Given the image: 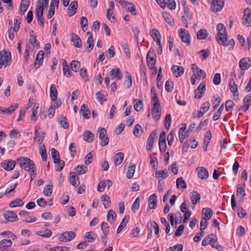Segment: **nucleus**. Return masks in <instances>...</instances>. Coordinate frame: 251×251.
<instances>
[{"instance_id": "c756f323", "label": "nucleus", "mask_w": 251, "mask_h": 251, "mask_svg": "<svg viewBox=\"0 0 251 251\" xmlns=\"http://www.w3.org/2000/svg\"><path fill=\"white\" fill-rule=\"evenodd\" d=\"M50 95L51 100L54 101L57 100V91L54 84H51L50 89Z\"/></svg>"}, {"instance_id": "b1692460", "label": "nucleus", "mask_w": 251, "mask_h": 251, "mask_svg": "<svg viewBox=\"0 0 251 251\" xmlns=\"http://www.w3.org/2000/svg\"><path fill=\"white\" fill-rule=\"evenodd\" d=\"M4 218L8 221L15 222L18 220V217L15 213L11 211H7L4 214Z\"/></svg>"}, {"instance_id": "412c9836", "label": "nucleus", "mask_w": 251, "mask_h": 251, "mask_svg": "<svg viewBox=\"0 0 251 251\" xmlns=\"http://www.w3.org/2000/svg\"><path fill=\"white\" fill-rule=\"evenodd\" d=\"M201 198V195L198 192L194 191L192 192H191L190 198L192 203L194 205L193 208H194L195 205L197 203L200 202Z\"/></svg>"}, {"instance_id": "cd10ccee", "label": "nucleus", "mask_w": 251, "mask_h": 251, "mask_svg": "<svg viewBox=\"0 0 251 251\" xmlns=\"http://www.w3.org/2000/svg\"><path fill=\"white\" fill-rule=\"evenodd\" d=\"M151 93L152 94L151 103L153 104V107L160 106L159 102V100L157 97V95L155 93V89L154 88H152L151 89Z\"/></svg>"}, {"instance_id": "ddd939ff", "label": "nucleus", "mask_w": 251, "mask_h": 251, "mask_svg": "<svg viewBox=\"0 0 251 251\" xmlns=\"http://www.w3.org/2000/svg\"><path fill=\"white\" fill-rule=\"evenodd\" d=\"M179 36L183 42L189 45L190 43V37L189 32L185 29H180L178 30Z\"/></svg>"}, {"instance_id": "72a5a7b5", "label": "nucleus", "mask_w": 251, "mask_h": 251, "mask_svg": "<svg viewBox=\"0 0 251 251\" xmlns=\"http://www.w3.org/2000/svg\"><path fill=\"white\" fill-rule=\"evenodd\" d=\"M29 0H22L21 2L19 10L22 14H24L29 5Z\"/></svg>"}, {"instance_id": "052dcab7", "label": "nucleus", "mask_w": 251, "mask_h": 251, "mask_svg": "<svg viewBox=\"0 0 251 251\" xmlns=\"http://www.w3.org/2000/svg\"><path fill=\"white\" fill-rule=\"evenodd\" d=\"M44 58V52L42 50H40L36 55L35 65L38 64L39 65L42 62V60Z\"/></svg>"}, {"instance_id": "9d476101", "label": "nucleus", "mask_w": 251, "mask_h": 251, "mask_svg": "<svg viewBox=\"0 0 251 251\" xmlns=\"http://www.w3.org/2000/svg\"><path fill=\"white\" fill-rule=\"evenodd\" d=\"M59 3V0H51L50 5L49 6L47 17L48 19L51 18L54 14L55 8H58Z\"/></svg>"}, {"instance_id": "6e6d98bb", "label": "nucleus", "mask_w": 251, "mask_h": 251, "mask_svg": "<svg viewBox=\"0 0 251 251\" xmlns=\"http://www.w3.org/2000/svg\"><path fill=\"white\" fill-rule=\"evenodd\" d=\"M200 57L202 60H205L210 54V51L209 50H202L198 52Z\"/></svg>"}, {"instance_id": "ea45409f", "label": "nucleus", "mask_w": 251, "mask_h": 251, "mask_svg": "<svg viewBox=\"0 0 251 251\" xmlns=\"http://www.w3.org/2000/svg\"><path fill=\"white\" fill-rule=\"evenodd\" d=\"M129 219V217L128 216H126L124 218L122 222L121 223L117 229V233H119L121 231V230L126 226L127 223L128 222Z\"/></svg>"}, {"instance_id": "1a4fd4ad", "label": "nucleus", "mask_w": 251, "mask_h": 251, "mask_svg": "<svg viewBox=\"0 0 251 251\" xmlns=\"http://www.w3.org/2000/svg\"><path fill=\"white\" fill-rule=\"evenodd\" d=\"M150 34L153 40L159 46L161 51L162 50V46L161 43V35L158 30L156 29H151L150 31Z\"/></svg>"}, {"instance_id": "4c0bfd02", "label": "nucleus", "mask_w": 251, "mask_h": 251, "mask_svg": "<svg viewBox=\"0 0 251 251\" xmlns=\"http://www.w3.org/2000/svg\"><path fill=\"white\" fill-rule=\"evenodd\" d=\"M45 133L39 127L36 128L35 130V140L37 141H43L44 139Z\"/></svg>"}, {"instance_id": "603ef678", "label": "nucleus", "mask_w": 251, "mask_h": 251, "mask_svg": "<svg viewBox=\"0 0 251 251\" xmlns=\"http://www.w3.org/2000/svg\"><path fill=\"white\" fill-rule=\"evenodd\" d=\"M53 185L51 183L48 184L44 189L43 193L47 196L51 195L52 192Z\"/></svg>"}, {"instance_id": "7c9ffc66", "label": "nucleus", "mask_w": 251, "mask_h": 251, "mask_svg": "<svg viewBox=\"0 0 251 251\" xmlns=\"http://www.w3.org/2000/svg\"><path fill=\"white\" fill-rule=\"evenodd\" d=\"M172 70L176 77L181 76L184 73V69L182 67L174 65L172 67Z\"/></svg>"}, {"instance_id": "423d86ee", "label": "nucleus", "mask_w": 251, "mask_h": 251, "mask_svg": "<svg viewBox=\"0 0 251 251\" xmlns=\"http://www.w3.org/2000/svg\"><path fill=\"white\" fill-rule=\"evenodd\" d=\"M211 4L210 9L213 12L220 11L223 7L224 3L223 0H207Z\"/></svg>"}, {"instance_id": "a18cd8bd", "label": "nucleus", "mask_w": 251, "mask_h": 251, "mask_svg": "<svg viewBox=\"0 0 251 251\" xmlns=\"http://www.w3.org/2000/svg\"><path fill=\"white\" fill-rule=\"evenodd\" d=\"M12 242L9 239H3L0 241V247L8 250V248L11 246Z\"/></svg>"}, {"instance_id": "9b49d317", "label": "nucleus", "mask_w": 251, "mask_h": 251, "mask_svg": "<svg viewBox=\"0 0 251 251\" xmlns=\"http://www.w3.org/2000/svg\"><path fill=\"white\" fill-rule=\"evenodd\" d=\"M191 69L193 73V74L197 77V78H204L206 77V73L200 69L197 65L193 64L191 65Z\"/></svg>"}, {"instance_id": "4d7b16f0", "label": "nucleus", "mask_w": 251, "mask_h": 251, "mask_svg": "<svg viewBox=\"0 0 251 251\" xmlns=\"http://www.w3.org/2000/svg\"><path fill=\"white\" fill-rule=\"evenodd\" d=\"M143 106V102L141 100H135L134 101V107L137 111H140L142 110Z\"/></svg>"}, {"instance_id": "bf43d9fd", "label": "nucleus", "mask_w": 251, "mask_h": 251, "mask_svg": "<svg viewBox=\"0 0 251 251\" xmlns=\"http://www.w3.org/2000/svg\"><path fill=\"white\" fill-rule=\"evenodd\" d=\"M165 7L167 6L169 9L173 10L176 8V2L174 0H165Z\"/></svg>"}, {"instance_id": "f8f14e48", "label": "nucleus", "mask_w": 251, "mask_h": 251, "mask_svg": "<svg viewBox=\"0 0 251 251\" xmlns=\"http://www.w3.org/2000/svg\"><path fill=\"white\" fill-rule=\"evenodd\" d=\"M242 22L247 26H251V9L250 8L245 9Z\"/></svg>"}, {"instance_id": "8fccbe9b", "label": "nucleus", "mask_w": 251, "mask_h": 251, "mask_svg": "<svg viewBox=\"0 0 251 251\" xmlns=\"http://www.w3.org/2000/svg\"><path fill=\"white\" fill-rule=\"evenodd\" d=\"M229 87L230 91L234 94V95H236L237 93V86L235 84V81L233 79H231L229 82Z\"/></svg>"}, {"instance_id": "13d9d810", "label": "nucleus", "mask_w": 251, "mask_h": 251, "mask_svg": "<svg viewBox=\"0 0 251 251\" xmlns=\"http://www.w3.org/2000/svg\"><path fill=\"white\" fill-rule=\"evenodd\" d=\"M224 104H221V105L219 108L218 111L216 113H215L213 116V120L214 121L217 120L221 116L222 111L224 110Z\"/></svg>"}, {"instance_id": "4be33fe9", "label": "nucleus", "mask_w": 251, "mask_h": 251, "mask_svg": "<svg viewBox=\"0 0 251 251\" xmlns=\"http://www.w3.org/2000/svg\"><path fill=\"white\" fill-rule=\"evenodd\" d=\"M43 2L42 0H39L36 9L37 18H42L44 11Z\"/></svg>"}, {"instance_id": "2f4dec72", "label": "nucleus", "mask_w": 251, "mask_h": 251, "mask_svg": "<svg viewBox=\"0 0 251 251\" xmlns=\"http://www.w3.org/2000/svg\"><path fill=\"white\" fill-rule=\"evenodd\" d=\"M98 136L100 140L106 141L108 140V137L106 135L107 131L104 128H99L98 130Z\"/></svg>"}, {"instance_id": "6ab92c4d", "label": "nucleus", "mask_w": 251, "mask_h": 251, "mask_svg": "<svg viewBox=\"0 0 251 251\" xmlns=\"http://www.w3.org/2000/svg\"><path fill=\"white\" fill-rule=\"evenodd\" d=\"M157 199L156 194H153L150 196L148 200L149 207L148 210L149 209H154L157 206Z\"/></svg>"}, {"instance_id": "e2e57ef3", "label": "nucleus", "mask_w": 251, "mask_h": 251, "mask_svg": "<svg viewBox=\"0 0 251 251\" xmlns=\"http://www.w3.org/2000/svg\"><path fill=\"white\" fill-rule=\"evenodd\" d=\"M70 66L73 71L76 72L80 67V63L78 61L73 60L71 62Z\"/></svg>"}, {"instance_id": "f704fd0d", "label": "nucleus", "mask_w": 251, "mask_h": 251, "mask_svg": "<svg viewBox=\"0 0 251 251\" xmlns=\"http://www.w3.org/2000/svg\"><path fill=\"white\" fill-rule=\"evenodd\" d=\"M251 104V96L247 95L244 99V104L242 107L243 111H246L249 109L250 105Z\"/></svg>"}, {"instance_id": "79ce46f5", "label": "nucleus", "mask_w": 251, "mask_h": 251, "mask_svg": "<svg viewBox=\"0 0 251 251\" xmlns=\"http://www.w3.org/2000/svg\"><path fill=\"white\" fill-rule=\"evenodd\" d=\"M135 165L132 164V163L129 164V166L128 167V170L126 173V177L127 178H131L133 176L135 170Z\"/></svg>"}, {"instance_id": "c03bdc74", "label": "nucleus", "mask_w": 251, "mask_h": 251, "mask_svg": "<svg viewBox=\"0 0 251 251\" xmlns=\"http://www.w3.org/2000/svg\"><path fill=\"white\" fill-rule=\"evenodd\" d=\"M117 214L113 210H109L107 215V221L111 224L113 223L116 218Z\"/></svg>"}, {"instance_id": "4468645a", "label": "nucleus", "mask_w": 251, "mask_h": 251, "mask_svg": "<svg viewBox=\"0 0 251 251\" xmlns=\"http://www.w3.org/2000/svg\"><path fill=\"white\" fill-rule=\"evenodd\" d=\"M17 161L13 160H5L0 164L2 168L7 171H10L14 169Z\"/></svg>"}, {"instance_id": "6e6552de", "label": "nucleus", "mask_w": 251, "mask_h": 251, "mask_svg": "<svg viewBox=\"0 0 251 251\" xmlns=\"http://www.w3.org/2000/svg\"><path fill=\"white\" fill-rule=\"evenodd\" d=\"M147 62L148 67L152 69L154 68L156 62V55L153 50H150L147 55Z\"/></svg>"}, {"instance_id": "e433bc0d", "label": "nucleus", "mask_w": 251, "mask_h": 251, "mask_svg": "<svg viewBox=\"0 0 251 251\" xmlns=\"http://www.w3.org/2000/svg\"><path fill=\"white\" fill-rule=\"evenodd\" d=\"M124 158V153L120 152L116 153L114 156V162L116 166L120 165L123 161Z\"/></svg>"}, {"instance_id": "774afa93", "label": "nucleus", "mask_w": 251, "mask_h": 251, "mask_svg": "<svg viewBox=\"0 0 251 251\" xmlns=\"http://www.w3.org/2000/svg\"><path fill=\"white\" fill-rule=\"evenodd\" d=\"M234 102L231 100H228L226 102V111L232 110L234 106Z\"/></svg>"}, {"instance_id": "aec40b11", "label": "nucleus", "mask_w": 251, "mask_h": 251, "mask_svg": "<svg viewBox=\"0 0 251 251\" xmlns=\"http://www.w3.org/2000/svg\"><path fill=\"white\" fill-rule=\"evenodd\" d=\"M109 76L111 79L120 80L122 78V75L119 68H114L109 72Z\"/></svg>"}, {"instance_id": "de8ad7c7", "label": "nucleus", "mask_w": 251, "mask_h": 251, "mask_svg": "<svg viewBox=\"0 0 251 251\" xmlns=\"http://www.w3.org/2000/svg\"><path fill=\"white\" fill-rule=\"evenodd\" d=\"M176 187L178 189H185L187 187L186 182L182 177L177 178L176 181Z\"/></svg>"}, {"instance_id": "20e7f679", "label": "nucleus", "mask_w": 251, "mask_h": 251, "mask_svg": "<svg viewBox=\"0 0 251 251\" xmlns=\"http://www.w3.org/2000/svg\"><path fill=\"white\" fill-rule=\"evenodd\" d=\"M40 46V43L38 42L36 38V35L35 32L31 30L29 31V38L28 43V49L30 50V51L32 52L35 49L39 48Z\"/></svg>"}, {"instance_id": "473e14b6", "label": "nucleus", "mask_w": 251, "mask_h": 251, "mask_svg": "<svg viewBox=\"0 0 251 251\" xmlns=\"http://www.w3.org/2000/svg\"><path fill=\"white\" fill-rule=\"evenodd\" d=\"M152 112V115L153 119L155 121L158 120L161 114L160 106L153 107Z\"/></svg>"}, {"instance_id": "c9c22d12", "label": "nucleus", "mask_w": 251, "mask_h": 251, "mask_svg": "<svg viewBox=\"0 0 251 251\" xmlns=\"http://www.w3.org/2000/svg\"><path fill=\"white\" fill-rule=\"evenodd\" d=\"M72 40L75 47L77 48H80L82 47V44L81 40L77 35L73 34L72 37Z\"/></svg>"}, {"instance_id": "5fc2aeb1", "label": "nucleus", "mask_w": 251, "mask_h": 251, "mask_svg": "<svg viewBox=\"0 0 251 251\" xmlns=\"http://www.w3.org/2000/svg\"><path fill=\"white\" fill-rule=\"evenodd\" d=\"M79 75L83 80L86 81L89 80V76L88 75L87 70L84 68H81L79 71Z\"/></svg>"}, {"instance_id": "c85d7f7f", "label": "nucleus", "mask_w": 251, "mask_h": 251, "mask_svg": "<svg viewBox=\"0 0 251 251\" xmlns=\"http://www.w3.org/2000/svg\"><path fill=\"white\" fill-rule=\"evenodd\" d=\"M123 6L126 8L132 15H136V7L132 3L126 1Z\"/></svg>"}, {"instance_id": "39448f33", "label": "nucleus", "mask_w": 251, "mask_h": 251, "mask_svg": "<svg viewBox=\"0 0 251 251\" xmlns=\"http://www.w3.org/2000/svg\"><path fill=\"white\" fill-rule=\"evenodd\" d=\"M11 62V54L9 52L1 51L0 52V69L3 66H9Z\"/></svg>"}, {"instance_id": "37998d69", "label": "nucleus", "mask_w": 251, "mask_h": 251, "mask_svg": "<svg viewBox=\"0 0 251 251\" xmlns=\"http://www.w3.org/2000/svg\"><path fill=\"white\" fill-rule=\"evenodd\" d=\"M101 200L103 202V204L105 208H107L110 206L111 201L108 196L106 194L102 195L101 197Z\"/></svg>"}, {"instance_id": "7ed1b4c3", "label": "nucleus", "mask_w": 251, "mask_h": 251, "mask_svg": "<svg viewBox=\"0 0 251 251\" xmlns=\"http://www.w3.org/2000/svg\"><path fill=\"white\" fill-rule=\"evenodd\" d=\"M213 214V212L211 208L205 207L202 209V215H203V217L202 218L200 223V229L201 230H203L207 227L208 225L207 220L210 219Z\"/></svg>"}, {"instance_id": "a19ab883", "label": "nucleus", "mask_w": 251, "mask_h": 251, "mask_svg": "<svg viewBox=\"0 0 251 251\" xmlns=\"http://www.w3.org/2000/svg\"><path fill=\"white\" fill-rule=\"evenodd\" d=\"M39 151L43 160L46 161L47 159V154L46 152V149L45 145L43 144L42 142H40V144Z\"/></svg>"}, {"instance_id": "09e8293b", "label": "nucleus", "mask_w": 251, "mask_h": 251, "mask_svg": "<svg viewBox=\"0 0 251 251\" xmlns=\"http://www.w3.org/2000/svg\"><path fill=\"white\" fill-rule=\"evenodd\" d=\"M24 204V201L20 199H16L15 200L11 201L9 205L11 207H15L16 206H22Z\"/></svg>"}, {"instance_id": "a878e982", "label": "nucleus", "mask_w": 251, "mask_h": 251, "mask_svg": "<svg viewBox=\"0 0 251 251\" xmlns=\"http://www.w3.org/2000/svg\"><path fill=\"white\" fill-rule=\"evenodd\" d=\"M77 7V3L76 1H72L68 8V15L70 17L73 16L76 12Z\"/></svg>"}, {"instance_id": "3c124183", "label": "nucleus", "mask_w": 251, "mask_h": 251, "mask_svg": "<svg viewBox=\"0 0 251 251\" xmlns=\"http://www.w3.org/2000/svg\"><path fill=\"white\" fill-rule=\"evenodd\" d=\"M208 35L207 31L205 29H200L197 32V38L199 40L205 39Z\"/></svg>"}, {"instance_id": "864d4df0", "label": "nucleus", "mask_w": 251, "mask_h": 251, "mask_svg": "<svg viewBox=\"0 0 251 251\" xmlns=\"http://www.w3.org/2000/svg\"><path fill=\"white\" fill-rule=\"evenodd\" d=\"M21 18L19 16H16L14 20L13 30L17 32L20 28L21 25Z\"/></svg>"}, {"instance_id": "69168bd1", "label": "nucleus", "mask_w": 251, "mask_h": 251, "mask_svg": "<svg viewBox=\"0 0 251 251\" xmlns=\"http://www.w3.org/2000/svg\"><path fill=\"white\" fill-rule=\"evenodd\" d=\"M142 133V128L141 126L139 125H135L134 130H133V134L136 136H139Z\"/></svg>"}, {"instance_id": "680f3d73", "label": "nucleus", "mask_w": 251, "mask_h": 251, "mask_svg": "<svg viewBox=\"0 0 251 251\" xmlns=\"http://www.w3.org/2000/svg\"><path fill=\"white\" fill-rule=\"evenodd\" d=\"M168 172L166 170L162 171H157L155 173L156 177H162L163 179H165L168 176L167 174Z\"/></svg>"}, {"instance_id": "a211bd4d", "label": "nucleus", "mask_w": 251, "mask_h": 251, "mask_svg": "<svg viewBox=\"0 0 251 251\" xmlns=\"http://www.w3.org/2000/svg\"><path fill=\"white\" fill-rule=\"evenodd\" d=\"M87 34L89 37L87 40L86 43L84 44V47L86 50L89 52L93 49L94 44L92 34L90 32H87Z\"/></svg>"}, {"instance_id": "393cba45", "label": "nucleus", "mask_w": 251, "mask_h": 251, "mask_svg": "<svg viewBox=\"0 0 251 251\" xmlns=\"http://www.w3.org/2000/svg\"><path fill=\"white\" fill-rule=\"evenodd\" d=\"M70 181L72 185L75 187H77L78 184L79 183V177L75 172L70 173Z\"/></svg>"}, {"instance_id": "bb28decb", "label": "nucleus", "mask_w": 251, "mask_h": 251, "mask_svg": "<svg viewBox=\"0 0 251 251\" xmlns=\"http://www.w3.org/2000/svg\"><path fill=\"white\" fill-rule=\"evenodd\" d=\"M80 113L85 119H89L90 117V111L88 110L87 105L83 104L81 105Z\"/></svg>"}, {"instance_id": "f3484780", "label": "nucleus", "mask_w": 251, "mask_h": 251, "mask_svg": "<svg viewBox=\"0 0 251 251\" xmlns=\"http://www.w3.org/2000/svg\"><path fill=\"white\" fill-rule=\"evenodd\" d=\"M186 124H181L180 125V127L179 130V138L180 141L183 140L189 136V134L187 133V131L186 130Z\"/></svg>"}, {"instance_id": "dca6fc26", "label": "nucleus", "mask_w": 251, "mask_h": 251, "mask_svg": "<svg viewBox=\"0 0 251 251\" xmlns=\"http://www.w3.org/2000/svg\"><path fill=\"white\" fill-rule=\"evenodd\" d=\"M239 65L241 70L243 71L248 69L251 66V60L250 58L245 57L241 59Z\"/></svg>"}, {"instance_id": "2eb2a0df", "label": "nucleus", "mask_w": 251, "mask_h": 251, "mask_svg": "<svg viewBox=\"0 0 251 251\" xmlns=\"http://www.w3.org/2000/svg\"><path fill=\"white\" fill-rule=\"evenodd\" d=\"M205 86L206 84L204 82L201 83L198 86V87L195 91L196 98L200 99L203 96L205 91Z\"/></svg>"}, {"instance_id": "f03ea898", "label": "nucleus", "mask_w": 251, "mask_h": 251, "mask_svg": "<svg viewBox=\"0 0 251 251\" xmlns=\"http://www.w3.org/2000/svg\"><path fill=\"white\" fill-rule=\"evenodd\" d=\"M16 161L22 169L26 171H30L32 169L36 167L34 161L26 157H18Z\"/></svg>"}, {"instance_id": "0e129e2a", "label": "nucleus", "mask_w": 251, "mask_h": 251, "mask_svg": "<svg viewBox=\"0 0 251 251\" xmlns=\"http://www.w3.org/2000/svg\"><path fill=\"white\" fill-rule=\"evenodd\" d=\"M94 134L90 131H86L83 134V140L87 141L89 140L92 141L93 140Z\"/></svg>"}, {"instance_id": "49530a36", "label": "nucleus", "mask_w": 251, "mask_h": 251, "mask_svg": "<svg viewBox=\"0 0 251 251\" xmlns=\"http://www.w3.org/2000/svg\"><path fill=\"white\" fill-rule=\"evenodd\" d=\"M37 234L43 237L49 238L51 236L52 232L50 229H46L44 230H40L37 232Z\"/></svg>"}, {"instance_id": "58836bf2", "label": "nucleus", "mask_w": 251, "mask_h": 251, "mask_svg": "<svg viewBox=\"0 0 251 251\" xmlns=\"http://www.w3.org/2000/svg\"><path fill=\"white\" fill-rule=\"evenodd\" d=\"M50 151L53 162L54 164H57L60 159L59 152L54 148H52Z\"/></svg>"}, {"instance_id": "5701e85b", "label": "nucleus", "mask_w": 251, "mask_h": 251, "mask_svg": "<svg viewBox=\"0 0 251 251\" xmlns=\"http://www.w3.org/2000/svg\"><path fill=\"white\" fill-rule=\"evenodd\" d=\"M198 176L202 179H206L209 176L208 172L204 167H198L197 169Z\"/></svg>"}, {"instance_id": "338daca9", "label": "nucleus", "mask_w": 251, "mask_h": 251, "mask_svg": "<svg viewBox=\"0 0 251 251\" xmlns=\"http://www.w3.org/2000/svg\"><path fill=\"white\" fill-rule=\"evenodd\" d=\"M184 229V225H180L178 228L176 230L175 233L174 235V238H175L177 236H180L182 235V234L183 232Z\"/></svg>"}, {"instance_id": "f257e3e1", "label": "nucleus", "mask_w": 251, "mask_h": 251, "mask_svg": "<svg viewBox=\"0 0 251 251\" xmlns=\"http://www.w3.org/2000/svg\"><path fill=\"white\" fill-rule=\"evenodd\" d=\"M217 30L218 33L216 39L219 44L233 48L234 46V41L233 39L227 41V33L224 25L221 23L218 24L217 26Z\"/></svg>"}, {"instance_id": "0eeeda50", "label": "nucleus", "mask_w": 251, "mask_h": 251, "mask_svg": "<svg viewBox=\"0 0 251 251\" xmlns=\"http://www.w3.org/2000/svg\"><path fill=\"white\" fill-rule=\"evenodd\" d=\"M75 237V233L74 231H66L59 235L58 239L62 242L70 241Z\"/></svg>"}]
</instances>
